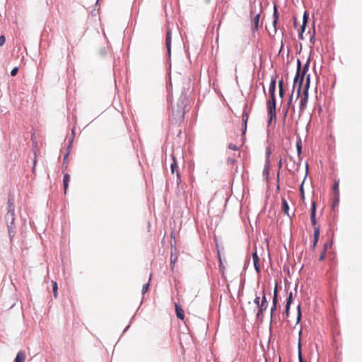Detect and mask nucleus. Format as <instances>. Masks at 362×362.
<instances>
[{
	"label": "nucleus",
	"instance_id": "nucleus-1",
	"mask_svg": "<svg viewBox=\"0 0 362 362\" xmlns=\"http://www.w3.org/2000/svg\"><path fill=\"white\" fill-rule=\"evenodd\" d=\"M309 63L305 65L303 70L300 71V62L298 60V70L294 78L293 89L297 86L298 95L303 92V95L300 98L299 110L300 112H303L308 104V88L310 86V76L306 77V81L304 83V77L308 70Z\"/></svg>",
	"mask_w": 362,
	"mask_h": 362
},
{
	"label": "nucleus",
	"instance_id": "nucleus-2",
	"mask_svg": "<svg viewBox=\"0 0 362 362\" xmlns=\"http://www.w3.org/2000/svg\"><path fill=\"white\" fill-rule=\"evenodd\" d=\"M5 218L7 223L9 236L11 240H12L16 233L14 230L15 206L13 199L11 196H9L8 199L7 213L5 216Z\"/></svg>",
	"mask_w": 362,
	"mask_h": 362
},
{
	"label": "nucleus",
	"instance_id": "nucleus-3",
	"mask_svg": "<svg viewBox=\"0 0 362 362\" xmlns=\"http://www.w3.org/2000/svg\"><path fill=\"white\" fill-rule=\"evenodd\" d=\"M310 220L312 225L314 228V240H313V248L315 249L318 239L320 236V228L317 226V221H316V203L315 202H312V207H311V212H310Z\"/></svg>",
	"mask_w": 362,
	"mask_h": 362
},
{
	"label": "nucleus",
	"instance_id": "nucleus-4",
	"mask_svg": "<svg viewBox=\"0 0 362 362\" xmlns=\"http://www.w3.org/2000/svg\"><path fill=\"white\" fill-rule=\"evenodd\" d=\"M259 296L257 294L255 295L253 298V303H252L250 301H248L247 305H246V308L249 313L253 314L255 313L257 308L259 305Z\"/></svg>",
	"mask_w": 362,
	"mask_h": 362
},
{
	"label": "nucleus",
	"instance_id": "nucleus-5",
	"mask_svg": "<svg viewBox=\"0 0 362 362\" xmlns=\"http://www.w3.org/2000/svg\"><path fill=\"white\" fill-rule=\"evenodd\" d=\"M267 112L269 115V124H271L273 121H276V104L267 103Z\"/></svg>",
	"mask_w": 362,
	"mask_h": 362
},
{
	"label": "nucleus",
	"instance_id": "nucleus-6",
	"mask_svg": "<svg viewBox=\"0 0 362 362\" xmlns=\"http://www.w3.org/2000/svg\"><path fill=\"white\" fill-rule=\"evenodd\" d=\"M267 305H268V303H267V301L266 299L265 293H264V291H263L262 303H261V304H259V308H257V312L256 315L257 317H259L260 315H262V313L267 308Z\"/></svg>",
	"mask_w": 362,
	"mask_h": 362
},
{
	"label": "nucleus",
	"instance_id": "nucleus-7",
	"mask_svg": "<svg viewBox=\"0 0 362 362\" xmlns=\"http://www.w3.org/2000/svg\"><path fill=\"white\" fill-rule=\"evenodd\" d=\"M172 158H173V163L170 165L171 173L173 174L176 172L177 182V184H179L181 181V178H180V174L178 171V165L177 163V160L173 155L172 156Z\"/></svg>",
	"mask_w": 362,
	"mask_h": 362
},
{
	"label": "nucleus",
	"instance_id": "nucleus-8",
	"mask_svg": "<svg viewBox=\"0 0 362 362\" xmlns=\"http://www.w3.org/2000/svg\"><path fill=\"white\" fill-rule=\"evenodd\" d=\"M178 255L176 252V248H171V255H170V268L171 270L173 271L175 268V263L177 262Z\"/></svg>",
	"mask_w": 362,
	"mask_h": 362
},
{
	"label": "nucleus",
	"instance_id": "nucleus-9",
	"mask_svg": "<svg viewBox=\"0 0 362 362\" xmlns=\"http://www.w3.org/2000/svg\"><path fill=\"white\" fill-rule=\"evenodd\" d=\"M248 118H249L248 112H247V107H245L243 110V115H242L243 134H245V132L247 130V123L248 121Z\"/></svg>",
	"mask_w": 362,
	"mask_h": 362
},
{
	"label": "nucleus",
	"instance_id": "nucleus-10",
	"mask_svg": "<svg viewBox=\"0 0 362 362\" xmlns=\"http://www.w3.org/2000/svg\"><path fill=\"white\" fill-rule=\"evenodd\" d=\"M281 211L286 214L287 215L288 217H291L290 214H289V206H288V202H286V200L284 199V198H282V202H281Z\"/></svg>",
	"mask_w": 362,
	"mask_h": 362
},
{
	"label": "nucleus",
	"instance_id": "nucleus-11",
	"mask_svg": "<svg viewBox=\"0 0 362 362\" xmlns=\"http://www.w3.org/2000/svg\"><path fill=\"white\" fill-rule=\"evenodd\" d=\"M277 304V285L275 286L274 291V297H273V305L271 308V315H272L274 311L276 309Z\"/></svg>",
	"mask_w": 362,
	"mask_h": 362
},
{
	"label": "nucleus",
	"instance_id": "nucleus-12",
	"mask_svg": "<svg viewBox=\"0 0 362 362\" xmlns=\"http://www.w3.org/2000/svg\"><path fill=\"white\" fill-rule=\"evenodd\" d=\"M175 312H176V315H177V318H179L182 320H184L185 315H184V310H182V308L181 307H180L177 303L175 304Z\"/></svg>",
	"mask_w": 362,
	"mask_h": 362
},
{
	"label": "nucleus",
	"instance_id": "nucleus-13",
	"mask_svg": "<svg viewBox=\"0 0 362 362\" xmlns=\"http://www.w3.org/2000/svg\"><path fill=\"white\" fill-rule=\"evenodd\" d=\"M292 300H293V293H292V292H290V293L287 298V300H286V316H288V315H289V309H290V305L292 303Z\"/></svg>",
	"mask_w": 362,
	"mask_h": 362
},
{
	"label": "nucleus",
	"instance_id": "nucleus-14",
	"mask_svg": "<svg viewBox=\"0 0 362 362\" xmlns=\"http://www.w3.org/2000/svg\"><path fill=\"white\" fill-rule=\"evenodd\" d=\"M26 358V355L24 351H19L15 358L14 362H24Z\"/></svg>",
	"mask_w": 362,
	"mask_h": 362
},
{
	"label": "nucleus",
	"instance_id": "nucleus-15",
	"mask_svg": "<svg viewBox=\"0 0 362 362\" xmlns=\"http://www.w3.org/2000/svg\"><path fill=\"white\" fill-rule=\"evenodd\" d=\"M165 43H166L167 49H168V52L170 54V47H171V32H170V30H168L167 32Z\"/></svg>",
	"mask_w": 362,
	"mask_h": 362
},
{
	"label": "nucleus",
	"instance_id": "nucleus-16",
	"mask_svg": "<svg viewBox=\"0 0 362 362\" xmlns=\"http://www.w3.org/2000/svg\"><path fill=\"white\" fill-rule=\"evenodd\" d=\"M275 89H276V81L275 79L272 78L269 87V95H275Z\"/></svg>",
	"mask_w": 362,
	"mask_h": 362
},
{
	"label": "nucleus",
	"instance_id": "nucleus-17",
	"mask_svg": "<svg viewBox=\"0 0 362 362\" xmlns=\"http://www.w3.org/2000/svg\"><path fill=\"white\" fill-rule=\"evenodd\" d=\"M252 259H253L254 266H255V268L256 271L257 272H260V267H259V258H258V256H257L256 252H254L252 254Z\"/></svg>",
	"mask_w": 362,
	"mask_h": 362
},
{
	"label": "nucleus",
	"instance_id": "nucleus-18",
	"mask_svg": "<svg viewBox=\"0 0 362 362\" xmlns=\"http://www.w3.org/2000/svg\"><path fill=\"white\" fill-rule=\"evenodd\" d=\"M69 181H70V175L66 173V174L64 175V180H63V184H64V194L66 193V191H67V189H68V187H69Z\"/></svg>",
	"mask_w": 362,
	"mask_h": 362
},
{
	"label": "nucleus",
	"instance_id": "nucleus-19",
	"mask_svg": "<svg viewBox=\"0 0 362 362\" xmlns=\"http://www.w3.org/2000/svg\"><path fill=\"white\" fill-rule=\"evenodd\" d=\"M259 14H257L252 19V25L255 30H257L259 28Z\"/></svg>",
	"mask_w": 362,
	"mask_h": 362
},
{
	"label": "nucleus",
	"instance_id": "nucleus-20",
	"mask_svg": "<svg viewBox=\"0 0 362 362\" xmlns=\"http://www.w3.org/2000/svg\"><path fill=\"white\" fill-rule=\"evenodd\" d=\"M184 114H185L184 110H182V109L177 110V113L175 115V116H176L175 119L177 121H181L183 119V117H184Z\"/></svg>",
	"mask_w": 362,
	"mask_h": 362
},
{
	"label": "nucleus",
	"instance_id": "nucleus-21",
	"mask_svg": "<svg viewBox=\"0 0 362 362\" xmlns=\"http://www.w3.org/2000/svg\"><path fill=\"white\" fill-rule=\"evenodd\" d=\"M278 17H279V14H278L277 8L276 6H274V19L273 21V25L274 27H276V25L277 23Z\"/></svg>",
	"mask_w": 362,
	"mask_h": 362
},
{
	"label": "nucleus",
	"instance_id": "nucleus-22",
	"mask_svg": "<svg viewBox=\"0 0 362 362\" xmlns=\"http://www.w3.org/2000/svg\"><path fill=\"white\" fill-rule=\"evenodd\" d=\"M327 244H325L324 245V249L320 256V258H319V260L320 261H323L326 257V250H327Z\"/></svg>",
	"mask_w": 362,
	"mask_h": 362
},
{
	"label": "nucleus",
	"instance_id": "nucleus-23",
	"mask_svg": "<svg viewBox=\"0 0 362 362\" xmlns=\"http://www.w3.org/2000/svg\"><path fill=\"white\" fill-rule=\"evenodd\" d=\"M283 85H284L283 80H280L279 81V95L281 98H282L284 96Z\"/></svg>",
	"mask_w": 362,
	"mask_h": 362
},
{
	"label": "nucleus",
	"instance_id": "nucleus-24",
	"mask_svg": "<svg viewBox=\"0 0 362 362\" xmlns=\"http://www.w3.org/2000/svg\"><path fill=\"white\" fill-rule=\"evenodd\" d=\"M296 148H297V151H298V156L300 155V153H301V149H302V144H301V140L299 139L297 143H296Z\"/></svg>",
	"mask_w": 362,
	"mask_h": 362
},
{
	"label": "nucleus",
	"instance_id": "nucleus-25",
	"mask_svg": "<svg viewBox=\"0 0 362 362\" xmlns=\"http://www.w3.org/2000/svg\"><path fill=\"white\" fill-rule=\"evenodd\" d=\"M307 21H308V16L306 15V13H305L304 16H303V25H302V32H304V30H305Z\"/></svg>",
	"mask_w": 362,
	"mask_h": 362
},
{
	"label": "nucleus",
	"instance_id": "nucleus-26",
	"mask_svg": "<svg viewBox=\"0 0 362 362\" xmlns=\"http://www.w3.org/2000/svg\"><path fill=\"white\" fill-rule=\"evenodd\" d=\"M57 289H58L57 284L56 281H54L53 282V293H54V298H57V294H58Z\"/></svg>",
	"mask_w": 362,
	"mask_h": 362
},
{
	"label": "nucleus",
	"instance_id": "nucleus-27",
	"mask_svg": "<svg viewBox=\"0 0 362 362\" xmlns=\"http://www.w3.org/2000/svg\"><path fill=\"white\" fill-rule=\"evenodd\" d=\"M151 281V278L149 279V281L148 283L145 284L144 286H143V288H142V293H145L146 292H147L148 291V288H149V282Z\"/></svg>",
	"mask_w": 362,
	"mask_h": 362
},
{
	"label": "nucleus",
	"instance_id": "nucleus-28",
	"mask_svg": "<svg viewBox=\"0 0 362 362\" xmlns=\"http://www.w3.org/2000/svg\"><path fill=\"white\" fill-rule=\"evenodd\" d=\"M298 359H299V362H305L303 359L302 353H301V351H300V344H299V351H298Z\"/></svg>",
	"mask_w": 362,
	"mask_h": 362
},
{
	"label": "nucleus",
	"instance_id": "nucleus-29",
	"mask_svg": "<svg viewBox=\"0 0 362 362\" xmlns=\"http://www.w3.org/2000/svg\"><path fill=\"white\" fill-rule=\"evenodd\" d=\"M269 96H270V99L269 100L267 103L272 104V103H273L274 104H276L275 95H269Z\"/></svg>",
	"mask_w": 362,
	"mask_h": 362
},
{
	"label": "nucleus",
	"instance_id": "nucleus-30",
	"mask_svg": "<svg viewBox=\"0 0 362 362\" xmlns=\"http://www.w3.org/2000/svg\"><path fill=\"white\" fill-rule=\"evenodd\" d=\"M228 148L233 150V151H238L239 149L238 147L235 144H230L228 145Z\"/></svg>",
	"mask_w": 362,
	"mask_h": 362
},
{
	"label": "nucleus",
	"instance_id": "nucleus-31",
	"mask_svg": "<svg viewBox=\"0 0 362 362\" xmlns=\"http://www.w3.org/2000/svg\"><path fill=\"white\" fill-rule=\"evenodd\" d=\"M303 183H302L300 187V192L301 198L303 199H305V193H304V189H303Z\"/></svg>",
	"mask_w": 362,
	"mask_h": 362
},
{
	"label": "nucleus",
	"instance_id": "nucleus-32",
	"mask_svg": "<svg viewBox=\"0 0 362 362\" xmlns=\"http://www.w3.org/2000/svg\"><path fill=\"white\" fill-rule=\"evenodd\" d=\"M18 71V67H15L11 71V75L12 76H16L17 74Z\"/></svg>",
	"mask_w": 362,
	"mask_h": 362
},
{
	"label": "nucleus",
	"instance_id": "nucleus-33",
	"mask_svg": "<svg viewBox=\"0 0 362 362\" xmlns=\"http://www.w3.org/2000/svg\"><path fill=\"white\" fill-rule=\"evenodd\" d=\"M6 42V38L4 35L0 36V46H2Z\"/></svg>",
	"mask_w": 362,
	"mask_h": 362
},
{
	"label": "nucleus",
	"instance_id": "nucleus-34",
	"mask_svg": "<svg viewBox=\"0 0 362 362\" xmlns=\"http://www.w3.org/2000/svg\"><path fill=\"white\" fill-rule=\"evenodd\" d=\"M228 162L233 165L236 161L235 159L228 158Z\"/></svg>",
	"mask_w": 362,
	"mask_h": 362
},
{
	"label": "nucleus",
	"instance_id": "nucleus-35",
	"mask_svg": "<svg viewBox=\"0 0 362 362\" xmlns=\"http://www.w3.org/2000/svg\"><path fill=\"white\" fill-rule=\"evenodd\" d=\"M291 103H292V96L290 98V99H289V100L288 102V105L290 106Z\"/></svg>",
	"mask_w": 362,
	"mask_h": 362
},
{
	"label": "nucleus",
	"instance_id": "nucleus-36",
	"mask_svg": "<svg viewBox=\"0 0 362 362\" xmlns=\"http://www.w3.org/2000/svg\"><path fill=\"white\" fill-rule=\"evenodd\" d=\"M298 318H299L300 315V305H298Z\"/></svg>",
	"mask_w": 362,
	"mask_h": 362
},
{
	"label": "nucleus",
	"instance_id": "nucleus-37",
	"mask_svg": "<svg viewBox=\"0 0 362 362\" xmlns=\"http://www.w3.org/2000/svg\"><path fill=\"white\" fill-rule=\"evenodd\" d=\"M279 168H281V160H280V161L279 163Z\"/></svg>",
	"mask_w": 362,
	"mask_h": 362
},
{
	"label": "nucleus",
	"instance_id": "nucleus-38",
	"mask_svg": "<svg viewBox=\"0 0 362 362\" xmlns=\"http://www.w3.org/2000/svg\"><path fill=\"white\" fill-rule=\"evenodd\" d=\"M35 161L34 162L33 171H35Z\"/></svg>",
	"mask_w": 362,
	"mask_h": 362
},
{
	"label": "nucleus",
	"instance_id": "nucleus-39",
	"mask_svg": "<svg viewBox=\"0 0 362 362\" xmlns=\"http://www.w3.org/2000/svg\"><path fill=\"white\" fill-rule=\"evenodd\" d=\"M298 165H299L298 164L296 165V168H295L296 170H298Z\"/></svg>",
	"mask_w": 362,
	"mask_h": 362
}]
</instances>
